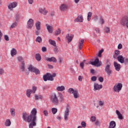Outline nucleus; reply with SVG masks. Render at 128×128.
<instances>
[{"mask_svg": "<svg viewBox=\"0 0 128 128\" xmlns=\"http://www.w3.org/2000/svg\"><path fill=\"white\" fill-rule=\"evenodd\" d=\"M54 52H56V54L58 52V50L56 48H54Z\"/></svg>", "mask_w": 128, "mask_h": 128, "instance_id": "61", "label": "nucleus"}, {"mask_svg": "<svg viewBox=\"0 0 128 128\" xmlns=\"http://www.w3.org/2000/svg\"><path fill=\"white\" fill-rule=\"evenodd\" d=\"M27 116L28 115L26 114V112H24L22 114V118H23L25 122H28V117L26 118Z\"/></svg>", "mask_w": 128, "mask_h": 128, "instance_id": "35", "label": "nucleus"}, {"mask_svg": "<svg viewBox=\"0 0 128 128\" xmlns=\"http://www.w3.org/2000/svg\"><path fill=\"white\" fill-rule=\"evenodd\" d=\"M99 105L100 106H104V102L102 101H100L99 102Z\"/></svg>", "mask_w": 128, "mask_h": 128, "instance_id": "62", "label": "nucleus"}, {"mask_svg": "<svg viewBox=\"0 0 128 128\" xmlns=\"http://www.w3.org/2000/svg\"><path fill=\"white\" fill-rule=\"evenodd\" d=\"M102 52H104V49H102L99 51L98 54V56H99V58H102Z\"/></svg>", "mask_w": 128, "mask_h": 128, "instance_id": "42", "label": "nucleus"}, {"mask_svg": "<svg viewBox=\"0 0 128 128\" xmlns=\"http://www.w3.org/2000/svg\"><path fill=\"white\" fill-rule=\"evenodd\" d=\"M17 26H18V23H16V22L12 23L10 26V28H14L16 27Z\"/></svg>", "mask_w": 128, "mask_h": 128, "instance_id": "41", "label": "nucleus"}, {"mask_svg": "<svg viewBox=\"0 0 128 128\" xmlns=\"http://www.w3.org/2000/svg\"><path fill=\"white\" fill-rule=\"evenodd\" d=\"M46 60H47V62H56V58L54 56H52L50 58H46Z\"/></svg>", "mask_w": 128, "mask_h": 128, "instance_id": "19", "label": "nucleus"}, {"mask_svg": "<svg viewBox=\"0 0 128 128\" xmlns=\"http://www.w3.org/2000/svg\"><path fill=\"white\" fill-rule=\"evenodd\" d=\"M74 98H78V90H74Z\"/></svg>", "mask_w": 128, "mask_h": 128, "instance_id": "34", "label": "nucleus"}, {"mask_svg": "<svg viewBox=\"0 0 128 128\" xmlns=\"http://www.w3.org/2000/svg\"><path fill=\"white\" fill-rule=\"evenodd\" d=\"M116 124V122L114 121H111L110 124L109 128H114Z\"/></svg>", "mask_w": 128, "mask_h": 128, "instance_id": "26", "label": "nucleus"}, {"mask_svg": "<svg viewBox=\"0 0 128 128\" xmlns=\"http://www.w3.org/2000/svg\"><path fill=\"white\" fill-rule=\"evenodd\" d=\"M36 42H38L39 44L42 42V38L40 36H38L36 39Z\"/></svg>", "mask_w": 128, "mask_h": 128, "instance_id": "38", "label": "nucleus"}, {"mask_svg": "<svg viewBox=\"0 0 128 128\" xmlns=\"http://www.w3.org/2000/svg\"><path fill=\"white\" fill-rule=\"evenodd\" d=\"M49 44H52V46H55L56 48V41L52 40L50 39Z\"/></svg>", "mask_w": 128, "mask_h": 128, "instance_id": "30", "label": "nucleus"}, {"mask_svg": "<svg viewBox=\"0 0 128 128\" xmlns=\"http://www.w3.org/2000/svg\"><path fill=\"white\" fill-rule=\"evenodd\" d=\"M99 22L101 24H104V20L102 17H100Z\"/></svg>", "mask_w": 128, "mask_h": 128, "instance_id": "40", "label": "nucleus"}, {"mask_svg": "<svg viewBox=\"0 0 128 128\" xmlns=\"http://www.w3.org/2000/svg\"><path fill=\"white\" fill-rule=\"evenodd\" d=\"M52 112L53 114H56V112H58V109L56 108H52Z\"/></svg>", "mask_w": 128, "mask_h": 128, "instance_id": "43", "label": "nucleus"}, {"mask_svg": "<svg viewBox=\"0 0 128 128\" xmlns=\"http://www.w3.org/2000/svg\"><path fill=\"white\" fill-rule=\"evenodd\" d=\"M65 90L66 88L64 86H58L56 88V90H58V92H63V90Z\"/></svg>", "mask_w": 128, "mask_h": 128, "instance_id": "29", "label": "nucleus"}, {"mask_svg": "<svg viewBox=\"0 0 128 128\" xmlns=\"http://www.w3.org/2000/svg\"><path fill=\"white\" fill-rule=\"evenodd\" d=\"M122 83H117L114 86L113 90L114 92H120V91L122 90Z\"/></svg>", "mask_w": 128, "mask_h": 128, "instance_id": "5", "label": "nucleus"}, {"mask_svg": "<svg viewBox=\"0 0 128 128\" xmlns=\"http://www.w3.org/2000/svg\"><path fill=\"white\" fill-rule=\"evenodd\" d=\"M92 82H96V77L95 76H92L91 78Z\"/></svg>", "mask_w": 128, "mask_h": 128, "instance_id": "54", "label": "nucleus"}, {"mask_svg": "<svg viewBox=\"0 0 128 128\" xmlns=\"http://www.w3.org/2000/svg\"><path fill=\"white\" fill-rule=\"evenodd\" d=\"M114 66L116 70H117V72H120V68H122L120 64H118L116 62H114Z\"/></svg>", "mask_w": 128, "mask_h": 128, "instance_id": "12", "label": "nucleus"}, {"mask_svg": "<svg viewBox=\"0 0 128 128\" xmlns=\"http://www.w3.org/2000/svg\"><path fill=\"white\" fill-rule=\"evenodd\" d=\"M117 60L118 62H120V64H124V58L122 55H120L117 57Z\"/></svg>", "mask_w": 128, "mask_h": 128, "instance_id": "16", "label": "nucleus"}, {"mask_svg": "<svg viewBox=\"0 0 128 128\" xmlns=\"http://www.w3.org/2000/svg\"><path fill=\"white\" fill-rule=\"evenodd\" d=\"M124 62L126 64H128V58H124Z\"/></svg>", "mask_w": 128, "mask_h": 128, "instance_id": "59", "label": "nucleus"}, {"mask_svg": "<svg viewBox=\"0 0 128 128\" xmlns=\"http://www.w3.org/2000/svg\"><path fill=\"white\" fill-rule=\"evenodd\" d=\"M4 72V69L0 68V74H2Z\"/></svg>", "mask_w": 128, "mask_h": 128, "instance_id": "58", "label": "nucleus"}, {"mask_svg": "<svg viewBox=\"0 0 128 128\" xmlns=\"http://www.w3.org/2000/svg\"><path fill=\"white\" fill-rule=\"evenodd\" d=\"M92 12H89L88 14V22H90V18H92Z\"/></svg>", "mask_w": 128, "mask_h": 128, "instance_id": "36", "label": "nucleus"}, {"mask_svg": "<svg viewBox=\"0 0 128 128\" xmlns=\"http://www.w3.org/2000/svg\"><path fill=\"white\" fill-rule=\"evenodd\" d=\"M48 68H54V66H52V65L48 64Z\"/></svg>", "mask_w": 128, "mask_h": 128, "instance_id": "64", "label": "nucleus"}, {"mask_svg": "<svg viewBox=\"0 0 128 128\" xmlns=\"http://www.w3.org/2000/svg\"><path fill=\"white\" fill-rule=\"evenodd\" d=\"M98 80L100 82H104V78L100 76L98 78Z\"/></svg>", "mask_w": 128, "mask_h": 128, "instance_id": "52", "label": "nucleus"}, {"mask_svg": "<svg viewBox=\"0 0 128 128\" xmlns=\"http://www.w3.org/2000/svg\"><path fill=\"white\" fill-rule=\"evenodd\" d=\"M10 54L12 56H14L16 54V48H14L12 50Z\"/></svg>", "mask_w": 128, "mask_h": 128, "instance_id": "28", "label": "nucleus"}, {"mask_svg": "<svg viewBox=\"0 0 128 128\" xmlns=\"http://www.w3.org/2000/svg\"><path fill=\"white\" fill-rule=\"evenodd\" d=\"M81 125L82 128H86V124L84 121H83L81 122Z\"/></svg>", "mask_w": 128, "mask_h": 128, "instance_id": "47", "label": "nucleus"}, {"mask_svg": "<svg viewBox=\"0 0 128 128\" xmlns=\"http://www.w3.org/2000/svg\"><path fill=\"white\" fill-rule=\"evenodd\" d=\"M4 38L6 42H8V40H10V38H8V35H4Z\"/></svg>", "mask_w": 128, "mask_h": 128, "instance_id": "50", "label": "nucleus"}, {"mask_svg": "<svg viewBox=\"0 0 128 128\" xmlns=\"http://www.w3.org/2000/svg\"><path fill=\"white\" fill-rule=\"evenodd\" d=\"M95 124L96 126H98L100 124V122L98 120H96V122H95Z\"/></svg>", "mask_w": 128, "mask_h": 128, "instance_id": "49", "label": "nucleus"}, {"mask_svg": "<svg viewBox=\"0 0 128 128\" xmlns=\"http://www.w3.org/2000/svg\"><path fill=\"white\" fill-rule=\"evenodd\" d=\"M60 8V10L62 12H64V10H68V6L64 4H62Z\"/></svg>", "mask_w": 128, "mask_h": 128, "instance_id": "22", "label": "nucleus"}, {"mask_svg": "<svg viewBox=\"0 0 128 128\" xmlns=\"http://www.w3.org/2000/svg\"><path fill=\"white\" fill-rule=\"evenodd\" d=\"M42 52H46V48L44 46L42 47Z\"/></svg>", "mask_w": 128, "mask_h": 128, "instance_id": "56", "label": "nucleus"}, {"mask_svg": "<svg viewBox=\"0 0 128 128\" xmlns=\"http://www.w3.org/2000/svg\"><path fill=\"white\" fill-rule=\"evenodd\" d=\"M51 100L54 104L58 106L60 104V102H64V98L62 93H53L51 95Z\"/></svg>", "mask_w": 128, "mask_h": 128, "instance_id": "2", "label": "nucleus"}, {"mask_svg": "<svg viewBox=\"0 0 128 128\" xmlns=\"http://www.w3.org/2000/svg\"><path fill=\"white\" fill-rule=\"evenodd\" d=\"M10 113L11 114L12 116L14 118V116H16V109H14V108H10Z\"/></svg>", "mask_w": 128, "mask_h": 128, "instance_id": "24", "label": "nucleus"}, {"mask_svg": "<svg viewBox=\"0 0 128 128\" xmlns=\"http://www.w3.org/2000/svg\"><path fill=\"white\" fill-rule=\"evenodd\" d=\"M80 66L82 68H84V63L83 62H81L80 64Z\"/></svg>", "mask_w": 128, "mask_h": 128, "instance_id": "57", "label": "nucleus"}, {"mask_svg": "<svg viewBox=\"0 0 128 128\" xmlns=\"http://www.w3.org/2000/svg\"><path fill=\"white\" fill-rule=\"evenodd\" d=\"M78 80L80 82H82V76H78Z\"/></svg>", "mask_w": 128, "mask_h": 128, "instance_id": "63", "label": "nucleus"}, {"mask_svg": "<svg viewBox=\"0 0 128 128\" xmlns=\"http://www.w3.org/2000/svg\"><path fill=\"white\" fill-rule=\"evenodd\" d=\"M120 50H116L114 51L115 54L114 56V58L116 59V58H118V56H120Z\"/></svg>", "mask_w": 128, "mask_h": 128, "instance_id": "27", "label": "nucleus"}, {"mask_svg": "<svg viewBox=\"0 0 128 128\" xmlns=\"http://www.w3.org/2000/svg\"><path fill=\"white\" fill-rule=\"evenodd\" d=\"M118 50H121V48H122V44H118Z\"/></svg>", "mask_w": 128, "mask_h": 128, "instance_id": "55", "label": "nucleus"}, {"mask_svg": "<svg viewBox=\"0 0 128 128\" xmlns=\"http://www.w3.org/2000/svg\"><path fill=\"white\" fill-rule=\"evenodd\" d=\"M84 39H80L78 42V48L79 50H82V44H84Z\"/></svg>", "mask_w": 128, "mask_h": 128, "instance_id": "21", "label": "nucleus"}, {"mask_svg": "<svg viewBox=\"0 0 128 128\" xmlns=\"http://www.w3.org/2000/svg\"><path fill=\"white\" fill-rule=\"evenodd\" d=\"M46 28L48 32H50V34H52L54 30V27L48 25V24H46Z\"/></svg>", "mask_w": 128, "mask_h": 128, "instance_id": "18", "label": "nucleus"}, {"mask_svg": "<svg viewBox=\"0 0 128 128\" xmlns=\"http://www.w3.org/2000/svg\"><path fill=\"white\" fill-rule=\"evenodd\" d=\"M36 88H37L36 86H34L32 87V90H30V89L27 90L26 94L28 98H30V94H35L36 91Z\"/></svg>", "mask_w": 128, "mask_h": 128, "instance_id": "7", "label": "nucleus"}, {"mask_svg": "<svg viewBox=\"0 0 128 128\" xmlns=\"http://www.w3.org/2000/svg\"><path fill=\"white\" fill-rule=\"evenodd\" d=\"M116 114L118 116V118H119V120H122V118H124V117L122 116V114H120V111H118V110H116Z\"/></svg>", "mask_w": 128, "mask_h": 128, "instance_id": "25", "label": "nucleus"}, {"mask_svg": "<svg viewBox=\"0 0 128 128\" xmlns=\"http://www.w3.org/2000/svg\"><path fill=\"white\" fill-rule=\"evenodd\" d=\"M36 28L38 30H40V22H38L36 23Z\"/></svg>", "mask_w": 128, "mask_h": 128, "instance_id": "32", "label": "nucleus"}, {"mask_svg": "<svg viewBox=\"0 0 128 128\" xmlns=\"http://www.w3.org/2000/svg\"><path fill=\"white\" fill-rule=\"evenodd\" d=\"M95 30L97 34H100V28H95Z\"/></svg>", "mask_w": 128, "mask_h": 128, "instance_id": "53", "label": "nucleus"}, {"mask_svg": "<svg viewBox=\"0 0 128 128\" xmlns=\"http://www.w3.org/2000/svg\"><path fill=\"white\" fill-rule=\"evenodd\" d=\"M20 68H21V70L22 72H25V70H26V64H24V62H22V63L21 66H20Z\"/></svg>", "mask_w": 128, "mask_h": 128, "instance_id": "31", "label": "nucleus"}, {"mask_svg": "<svg viewBox=\"0 0 128 128\" xmlns=\"http://www.w3.org/2000/svg\"><path fill=\"white\" fill-rule=\"evenodd\" d=\"M18 60L19 62H22H22H24V58H22V56H21L18 57Z\"/></svg>", "mask_w": 128, "mask_h": 128, "instance_id": "37", "label": "nucleus"}, {"mask_svg": "<svg viewBox=\"0 0 128 128\" xmlns=\"http://www.w3.org/2000/svg\"><path fill=\"white\" fill-rule=\"evenodd\" d=\"M28 2L30 4H32L34 3V0H28Z\"/></svg>", "mask_w": 128, "mask_h": 128, "instance_id": "60", "label": "nucleus"}, {"mask_svg": "<svg viewBox=\"0 0 128 128\" xmlns=\"http://www.w3.org/2000/svg\"><path fill=\"white\" fill-rule=\"evenodd\" d=\"M32 26H34V20L30 18L28 22L27 28L28 30H30Z\"/></svg>", "mask_w": 128, "mask_h": 128, "instance_id": "11", "label": "nucleus"}, {"mask_svg": "<svg viewBox=\"0 0 128 128\" xmlns=\"http://www.w3.org/2000/svg\"><path fill=\"white\" fill-rule=\"evenodd\" d=\"M75 20L79 22H84V17L82 15H79L76 19Z\"/></svg>", "mask_w": 128, "mask_h": 128, "instance_id": "17", "label": "nucleus"}, {"mask_svg": "<svg viewBox=\"0 0 128 128\" xmlns=\"http://www.w3.org/2000/svg\"><path fill=\"white\" fill-rule=\"evenodd\" d=\"M90 64L92 66H102V62H100L98 58H96L94 61L90 62Z\"/></svg>", "mask_w": 128, "mask_h": 128, "instance_id": "8", "label": "nucleus"}, {"mask_svg": "<svg viewBox=\"0 0 128 128\" xmlns=\"http://www.w3.org/2000/svg\"><path fill=\"white\" fill-rule=\"evenodd\" d=\"M12 124V122L10 119L6 120V122H4V126H10Z\"/></svg>", "mask_w": 128, "mask_h": 128, "instance_id": "23", "label": "nucleus"}, {"mask_svg": "<svg viewBox=\"0 0 128 128\" xmlns=\"http://www.w3.org/2000/svg\"><path fill=\"white\" fill-rule=\"evenodd\" d=\"M74 38V34H68L66 36V38L68 40V44H70V42L72 40V38Z\"/></svg>", "mask_w": 128, "mask_h": 128, "instance_id": "14", "label": "nucleus"}, {"mask_svg": "<svg viewBox=\"0 0 128 128\" xmlns=\"http://www.w3.org/2000/svg\"><path fill=\"white\" fill-rule=\"evenodd\" d=\"M28 70L26 72V74H30V72H34L36 74H40V70L38 68L32 66L30 65V66L28 68Z\"/></svg>", "mask_w": 128, "mask_h": 128, "instance_id": "4", "label": "nucleus"}, {"mask_svg": "<svg viewBox=\"0 0 128 128\" xmlns=\"http://www.w3.org/2000/svg\"><path fill=\"white\" fill-rule=\"evenodd\" d=\"M16 6H18V3L16 2H13L8 6V8L12 10L14 8H16Z\"/></svg>", "mask_w": 128, "mask_h": 128, "instance_id": "15", "label": "nucleus"}, {"mask_svg": "<svg viewBox=\"0 0 128 128\" xmlns=\"http://www.w3.org/2000/svg\"><path fill=\"white\" fill-rule=\"evenodd\" d=\"M44 114L46 116H48V112L46 110H45L44 111Z\"/></svg>", "mask_w": 128, "mask_h": 128, "instance_id": "51", "label": "nucleus"}, {"mask_svg": "<svg viewBox=\"0 0 128 128\" xmlns=\"http://www.w3.org/2000/svg\"><path fill=\"white\" fill-rule=\"evenodd\" d=\"M106 66L105 68V72L108 74V76H110V74H112V70L110 69V66H112V64L109 62L108 60H106Z\"/></svg>", "mask_w": 128, "mask_h": 128, "instance_id": "3", "label": "nucleus"}, {"mask_svg": "<svg viewBox=\"0 0 128 128\" xmlns=\"http://www.w3.org/2000/svg\"><path fill=\"white\" fill-rule=\"evenodd\" d=\"M105 32L106 34H108V32H110V28L108 27H106L105 28Z\"/></svg>", "mask_w": 128, "mask_h": 128, "instance_id": "48", "label": "nucleus"}, {"mask_svg": "<svg viewBox=\"0 0 128 128\" xmlns=\"http://www.w3.org/2000/svg\"><path fill=\"white\" fill-rule=\"evenodd\" d=\"M60 32H62V30H60V28H58L55 32V36H58V34H60Z\"/></svg>", "mask_w": 128, "mask_h": 128, "instance_id": "39", "label": "nucleus"}, {"mask_svg": "<svg viewBox=\"0 0 128 128\" xmlns=\"http://www.w3.org/2000/svg\"><path fill=\"white\" fill-rule=\"evenodd\" d=\"M43 80L44 82H46L48 80L52 81L54 80V78L52 77V74H50L47 73L44 76Z\"/></svg>", "mask_w": 128, "mask_h": 128, "instance_id": "9", "label": "nucleus"}, {"mask_svg": "<svg viewBox=\"0 0 128 128\" xmlns=\"http://www.w3.org/2000/svg\"><path fill=\"white\" fill-rule=\"evenodd\" d=\"M40 98H40V95H38L36 94H35V100H40Z\"/></svg>", "mask_w": 128, "mask_h": 128, "instance_id": "46", "label": "nucleus"}, {"mask_svg": "<svg viewBox=\"0 0 128 128\" xmlns=\"http://www.w3.org/2000/svg\"><path fill=\"white\" fill-rule=\"evenodd\" d=\"M36 58L38 62H40V60H42V57L40 56V54H36Z\"/></svg>", "mask_w": 128, "mask_h": 128, "instance_id": "33", "label": "nucleus"}, {"mask_svg": "<svg viewBox=\"0 0 128 128\" xmlns=\"http://www.w3.org/2000/svg\"><path fill=\"white\" fill-rule=\"evenodd\" d=\"M36 109L34 108L30 114L28 116V122L31 123L29 124V128H34V126H36V114H37Z\"/></svg>", "mask_w": 128, "mask_h": 128, "instance_id": "1", "label": "nucleus"}, {"mask_svg": "<svg viewBox=\"0 0 128 128\" xmlns=\"http://www.w3.org/2000/svg\"><path fill=\"white\" fill-rule=\"evenodd\" d=\"M90 120H91V122H96V118L94 116H92L90 118Z\"/></svg>", "mask_w": 128, "mask_h": 128, "instance_id": "45", "label": "nucleus"}, {"mask_svg": "<svg viewBox=\"0 0 128 128\" xmlns=\"http://www.w3.org/2000/svg\"><path fill=\"white\" fill-rule=\"evenodd\" d=\"M120 24H122V26H126L128 28V16H125L124 17L120 20Z\"/></svg>", "mask_w": 128, "mask_h": 128, "instance_id": "6", "label": "nucleus"}, {"mask_svg": "<svg viewBox=\"0 0 128 128\" xmlns=\"http://www.w3.org/2000/svg\"><path fill=\"white\" fill-rule=\"evenodd\" d=\"M74 90L72 88H69L68 92H70V94H74Z\"/></svg>", "mask_w": 128, "mask_h": 128, "instance_id": "44", "label": "nucleus"}, {"mask_svg": "<svg viewBox=\"0 0 128 128\" xmlns=\"http://www.w3.org/2000/svg\"><path fill=\"white\" fill-rule=\"evenodd\" d=\"M68 116H70V106L68 105L64 112V118L65 120H68Z\"/></svg>", "mask_w": 128, "mask_h": 128, "instance_id": "10", "label": "nucleus"}, {"mask_svg": "<svg viewBox=\"0 0 128 128\" xmlns=\"http://www.w3.org/2000/svg\"><path fill=\"white\" fill-rule=\"evenodd\" d=\"M39 12L40 14H44V16L46 15V14H48V10H46V8H44V9L42 8H39Z\"/></svg>", "mask_w": 128, "mask_h": 128, "instance_id": "20", "label": "nucleus"}, {"mask_svg": "<svg viewBox=\"0 0 128 128\" xmlns=\"http://www.w3.org/2000/svg\"><path fill=\"white\" fill-rule=\"evenodd\" d=\"M100 88H102V84H98L95 83L94 84V90H99Z\"/></svg>", "mask_w": 128, "mask_h": 128, "instance_id": "13", "label": "nucleus"}]
</instances>
